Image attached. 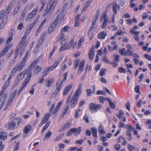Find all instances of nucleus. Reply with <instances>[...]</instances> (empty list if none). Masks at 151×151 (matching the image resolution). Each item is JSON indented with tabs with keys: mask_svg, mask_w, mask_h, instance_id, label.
Wrapping results in <instances>:
<instances>
[{
	"mask_svg": "<svg viewBox=\"0 0 151 151\" xmlns=\"http://www.w3.org/2000/svg\"><path fill=\"white\" fill-rule=\"evenodd\" d=\"M57 3V0H50L49 3L47 4V7L43 14V16H45L47 14V18L49 19L51 16V13L53 11Z\"/></svg>",
	"mask_w": 151,
	"mask_h": 151,
	"instance_id": "f257e3e1",
	"label": "nucleus"
},
{
	"mask_svg": "<svg viewBox=\"0 0 151 151\" xmlns=\"http://www.w3.org/2000/svg\"><path fill=\"white\" fill-rule=\"evenodd\" d=\"M23 122V119L19 117H17L6 124L5 127L8 129L14 130L18 128L20 123L22 124Z\"/></svg>",
	"mask_w": 151,
	"mask_h": 151,
	"instance_id": "f03ea898",
	"label": "nucleus"
},
{
	"mask_svg": "<svg viewBox=\"0 0 151 151\" xmlns=\"http://www.w3.org/2000/svg\"><path fill=\"white\" fill-rule=\"evenodd\" d=\"M13 4L11 3L9 4L6 10L5 11H2L0 12H2L1 15L2 17V21L1 23L0 28L2 29L5 25L7 21V17L8 14L12 8Z\"/></svg>",
	"mask_w": 151,
	"mask_h": 151,
	"instance_id": "7ed1b4c3",
	"label": "nucleus"
},
{
	"mask_svg": "<svg viewBox=\"0 0 151 151\" xmlns=\"http://www.w3.org/2000/svg\"><path fill=\"white\" fill-rule=\"evenodd\" d=\"M68 39H65L62 40L61 42V47L59 50L60 51H62L65 50L70 49L72 46L74 42V39L71 40L70 42L68 44Z\"/></svg>",
	"mask_w": 151,
	"mask_h": 151,
	"instance_id": "20e7f679",
	"label": "nucleus"
},
{
	"mask_svg": "<svg viewBox=\"0 0 151 151\" xmlns=\"http://www.w3.org/2000/svg\"><path fill=\"white\" fill-rule=\"evenodd\" d=\"M81 131V127H79L77 129L75 128L70 129L67 132L66 135L67 136H71L73 133H74V135H79Z\"/></svg>",
	"mask_w": 151,
	"mask_h": 151,
	"instance_id": "39448f33",
	"label": "nucleus"
},
{
	"mask_svg": "<svg viewBox=\"0 0 151 151\" xmlns=\"http://www.w3.org/2000/svg\"><path fill=\"white\" fill-rule=\"evenodd\" d=\"M89 110L92 113L97 111L101 108V105L99 104L96 105L94 103H90L89 106Z\"/></svg>",
	"mask_w": 151,
	"mask_h": 151,
	"instance_id": "423d86ee",
	"label": "nucleus"
},
{
	"mask_svg": "<svg viewBox=\"0 0 151 151\" xmlns=\"http://www.w3.org/2000/svg\"><path fill=\"white\" fill-rule=\"evenodd\" d=\"M104 19L101 28L103 29L105 28L107 24L108 21V16L106 14H103L100 18V20L101 21Z\"/></svg>",
	"mask_w": 151,
	"mask_h": 151,
	"instance_id": "0eeeda50",
	"label": "nucleus"
},
{
	"mask_svg": "<svg viewBox=\"0 0 151 151\" xmlns=\"http://www.w3.org/2000/svg\"><path fill=\"white\" fill-rule=\"evenodd\" d=\"M26 39V37H23L17 46V48H18V49H20V50L24 49L26 45V44H25Z\"/></svg>",
	"mask_w": 151,
	"mask_h": 151,
	"instance_id": "6e6552de",
	"label": "nucleus"
},
{
	"mask_svg": "<svg viewBox=\"0 0 151 151\" xmlns=\"http://www.w3.org/2000/svg\"><path fill=\"white\" fill-rule=\"evenodd\" d=\"M64 20V18L63 13L60 12V14H58L54 22L57 24L58 22L59 23L61 24L63 22Z\"/></svg>",
	"mask_w": 151,
	"mask_h": 151,
	"instance_id": "1a4fd4ad",
	"label": "nucleus"
},
{
	"mask_svg": "<svg viewBox=\"0 0 151 151\" xmlns=\"http://www.w3.org/2000/svg\"><path fill=\"white\" fill-rule=\"evenodd\" d=\"M38 8L37 7L35 8L32 11L29 13L26 19V20L27 21H29L32 18L34 17L35 15V14L37 11Z\"/></svg>",
	"mask_w": 151,
	"mask_h": 151,
	"instance_id": "9d476101",
	"label": "nucleus"
},
{
	"mask_svg": "<svg viewBox=\"0 0 151 151\" xmlns=\"http://www.w3.org/2000/svg\"><path fill=\"white\" fill-rule=\"evenodd\" d=\"M60 81H58L57 83L56 88L51 96V97H55L60 90L62 84L59 83Z\"/></svg>",
	"mask_w": 151,
	"mask_h": 151,
	"instance_id": "9b49d317",
	"label": "nucleus"
},
{
	"mask_svg": "<svg viewBox=\"0 0 151 151\" xmlns=\"http://www.w3.org/2000/svg\"><path fill=\"white\" fill-rule=\"evenodd\" d=\"M17 93V90H14L10 96L8 101V105H10L11 103L13 101L14 99L15 96Z\"/></svg>",
	"mask_w": 151,
	"mask_h": 151,
	"instance_id": "f8f14e48",
	"label": "nucleus"
},
{
	"mask_svg": "<svg viewBox=\"0 0 151 151\" xmlns=\"http://www.w3.org/2000/svg\"><path fill=\"white\" fill-rule=\"evenodd\" d=\"M57 24L54 21L50 25L49 27L48 28L47 32V33L48 34L51 33L54 30Z\"/></svg>",
	"mask_w": 151,
	"mask_h": 151,
	"instance_id": "ddd939ff",
	"label": "nucleus"
},
{
	"mask_svg": "<svg viewBox=\"0 0 151 151\" xmlns=\"http://www.w3.org/2000/svg\"><path fill=\"white\" fill-rule=\"evenodd\" d=\"M112 6L113 13L114 14H117V9L118 10L120 9V5L115 2H114L112 3Z\"/></svg>",
	"mask_w": 151,
	"mask_h": 151,
	"instance_id": "4468645a",
	"label": "nucleus"
},
{
	"mask_svg": "<svg viewBox=\"0 0 151 151\" xmlns=\"http://www.w3.org/2000/svg\"><path fill=\"white\" fill-rule=\"evenodd\" d=\"M85 62V60H84L81 61L79 65V68L77 72L78 74H79L82 72L84 66Z\"/></svg>",
	"mask_w": 151,
	"mask_h": 151,
	"instance_id": "2eb2a0df",
	"label": "nucleus"
},
{
	"mask_svg": "<svg viewBox=\"0 0 151 151\" xmlns=\"http://www.w3.org/2000/svg\"><path fill=\"white\" fill-rule=\"evenodd\" d=\"M95 55V50L93 47H92L89 52L88 57L91 60H92L94 58Z\"/></svg>",
	"mask_w": 151,
	"mask_h": 151,
	"instance_id": "dca6fc26",
	"label": "nucleus"
},
{
	"mask_svg": "<svg viewBox=\"0 0 151 151\" xmlns=\"http://www.w3.org/2000/svg\"><path fill=\"white\" fill-rule=\"evenodd\" d=\"M26 60H24V58H23L20 64L19 65H17L16 66L19 69V71L22 70L23 67L24 66L26 63Z\"/></svg>",
	"mask_w": 151,
	"mask_h": 151,
	"instance_id": "f3484780",
	"label": "nucleus"
},
{
	"mask_svg": "<svg viewBox=\"0 0 151 151\" xmlns=\"http://www.w3.org/2000/svg\"><path fill=\"white\" fill-rule=\"evenodd\" d=\"M70 100H69L70 103V106L72 107H75L77 104L78 101V98H76L75 96H73L72 99L70 101Z\"/></svg>",
	"mask_w": 151,
	"mask_h": 151,
	"instance_id": "a211bd4d",
	"label": "nucleus"
},
{
	"mask_svg": "<svg viewBox=\"0 0 151 151\" xmlns=\"http://www.w3.org/2000/svg\"><path fill=\"white\" fill-rule=\"evenodd\" d=\"M31 75L32 74H30L28 76L21 85L22 86L25 87L27 86L30 79Z\"/></svg>",
	"mask_w": 151,
	"mask_h": 151,
	"instance_id": "6ab92c4d",
	"label": "nucleus"
},
{
	"mask_svg": "<svg viewBox=\"0 0 151 151\" xmlns=\"http://www.w3.org/2000/svg\"><path fill=\"white\" fill-rule=\"evenodd\" d=\"M50 116V114H46L42 118L41 122V124L42 125V124L45 123L48 120Z\"/></svg>",
	"mask_w": 151,
	"mask_h": 151,
	"instance_id": "aec40b11",
	"label": "nucleus"
},
{
	"mask_svg": "<svg viewBox=\"0 0 151 151\" xmlns=\"http://www.w3.org/2000/svg\"><path fill=\"white\" fill-rule=\"evenodd\" d=\"M73 84H69L66 86L63 92V95L64 96L66 95L69 90L71 88Z\"/></svg>",
	"mask_w": 151,
	"mask_h": 151,
	"instance_id": "412c9836",
	"label": "nucleus"
},
{
	"mask_svg": "<svg viewBox=\"0 0 151 151\" xmlns=\"http://www.w3.org/2000/svg\"><path fill=\"white\" fill-rule=\"evenodd\" d=\"M54 80L53 78H47L45 82L46 86L48 87H50L53 83Z\"/></svg>",
	"mask_w": 151,
	"mask_h": 151,
	"instance_id": "4be33fe9",
	"label": "nucleus"
},
{
	"mask_svg": "<svg viewBox=\"0 0 151 151\" xmlns=\"http://www.w3.org/2000/svg\"><path fill=\"white\" fill-rule=\"evenodd\" d=\"M70 97L71 96H70L68 97L67 99V100L66 102V104H67V107L65 109L63 113V115H61L60 116V117H61L62 118L64 116L66 112L68 110L69 107V105H68V104L70 103V101H69V100H70Z\"/></svg>",
	"mask_w": 151,
	"mask_h": 151,
	"instance_id": "5701e85b",
	"label": "nucleus"
},
{
	"mask_svg": "<svg viewBox=\"0 0 151 151\" xmlns=\"http://www.w3.org/2000/svg\"><path fill=\"white\" fill-rule=\"evenodd\" d=\"M91 131L93 137L96 139L98 137L97 129L95 127H92L91 128Z\"/></svg>",
	"mask_w": 151,
	"mask_h": 151,
	"instance_id": "b1692460",
	"label": "nucleus"
},
{
	"mask_svg": "<svg viewBox=\"0 0 151 151\" xmlns=\"http://www.w3.org/2000/svg\"><path fill=\"white\" fill-rule=\"evenodd\" d=\"M32 126L30 125H28L25 127L24 129L23 132L25 134H27L31 129Z\"/></svg>",
	"mask_w": 151,
	"mask_h": 151,
	"instance_id": "393cba45",
	"label": "nucleus"
},
{
	"mask_svg": "<svg viewBox=\"0 0 151 151\" xmlns=\"http://www.w3.org/2000/svg\"><path fill=\"white\" fill-rule=\"evenodd\" d=\"M45 34L44 33L41 36L40 38L38 43L37 44V45L40 46L42 44V43L43 42V40L45 38Z\"/></svg>",
	"mask_w": 151,
	"mask_h": 151,
	"instance_id": "a878e982",
	"label": "nucleus"
},
{
	"mask_svg": "<svg viewBox=\"0 0 151 151\" xmlns=\"http://www.w3.org/2000/svg\"><path fill=\"white\" fill-rule=\"evenodd\" d=\"M106 32H102L100 33L98 35V37L101 39H104L106 35Z\"/></svg>",
	"mask_w": 151,
	"mask_h": 151,
	"instance_id": "bb28decb",
	"label": "nucleus"
},
{
	"mask_svg": "<svg viewBox=\"0 0 151 151\" xmlns=\"http://www.w3.org/2000/svg\"><path fill=\"white\" fill-rule=\"evenodd\" d=\"M7 134L4 132H2L0 134V138L1 140H5L7 138Z\"/></svg>",
	"mask_w": 151,
	"mask_h": 151,
	"instance_id": "cd10ccee",
	"label": "nucleus"
},
{
	"mask_svg": "<svg viewBox=\"0 0 151 151\" xmlns=\"http://www.w3.org/2000/svg\"><path fill=\"white\" fill-rule=\"evenodd\" d=\"M59 63V62L58 61H56L52 66L47 68H48L50 71L56 68Z\"/></svg>",
	"mask_w": 151,
	"mask_h": 151,
	"instance_id": "c85d7f7f",
	"label": "nucleus"
},
{
	"mask_svg": "<svg viewBox=\"0 0 151 151\" xmlns=\"http://www.w3.org/2000/svg\"><path fill=\"white\" fill-rule=\"evenodd\" d=\"M138 28V27L136 26H134L133 29H131V31L129 32L131 34H139V32H135L134 29H137Z\"/></svg>",
	"mask_w": 151,
	"mask_h": 151,
	"instance_id": "c756f323",
	"label": "nucleus"
},
{
	"mask_svg": "<svg viewBox=\"0 0 151 151\" xmlns=\"http://www.w3.org/2000/svg\"><path fill=\"white\" fill-rule=\"evenodd\" d=\"M41 70V68L39 66H37L35 68L34 70V74L35 75L38 74Z\"/></svg>",
	"mask_w": 151,
	"mask_h": 151,
	"instance_id": "7c9ffc66",
	"label": "nucleus"
},
{
	"mask_svg": "<svg viewBox=\"0 0 151 151\" xmlns=\"http://www.w3.org/2000/svg\"><path fill=\"white\" fill-rule=\"evenodd\" d=\"M98 131L101 134H104L105 133V132L104 130V128L102 126L101 124L99 127L98 128Z\"/></svg>",
	"mask_w": 151,
	"mask_h": 151,
	"instance_id": "2f4dec72",
	"label": "nucleus"
},
{
	"mask_svg": "<svg viewBox=\"0 0 151 151\" xmlns=\"http://www.w3.org/2000/svg\"><path fill=\"white\" fill-rule=\"evenodd\" d=\"M33 26L30 24L27 28L25 31V34L26 35H28L29 33L30 32L32 29L33 27Z\"/></svg>",
	"mask_w": 151,
	"mask_h": 151,
	"instance_id": "473e14b6",
	"label": "nucleus"
},
{
	"mask_svg": "<svg viewBox=\"0 0 151 151\" xmlns=\"http://www.w3.org/2000/svg\"><path fill=\"white\" fill-rule=\"evenodd\" d=\"M106 70L105 68L101 69L100 71L99 75L100 76H103L105 75L106 74Z\"/></svg>",
	"mask_w": 151,
	"mask_h": 151,
	"instance_id": "72a5a7b5",
	"label": "nucleus"
},
{
	"mask_svg": "<svg viewBox=\"0 0 151 151\" xmlns=\"http://www.w3.org/2000/svg\"><path fill=\"white\" fill-rule=\"evenodd\" d=\"M67 75V72L65 74H64L63 75L64 78L63 80L60 79H59L58 81H60L59 83H61V84H62L66 80V78Z\"/></svg>",
	"mask_w": 151,
	"mask_h": 151,
	"instance_id": "f704fd0d",
	"label": "nucleus"
},
{
	"mask_svg": "<svg viewBox=\"0 0 151 151\" xmlns=\"http://www.w3.org/2000/svg\"><path fill=\"white\" fill-rule=\"evenodd\" d=\"M51 135V132L50 131H49L46 134L44 138V140H45L47 139Z\"/></svg>",
	"mask_w": 151,
	"mask_h": 151,
	"instance_id": "c9c22d12",
	"label": "nucleus"
},
{
	"mask_svg": "<svg viewBox=\"0 0 151 151\" xmlns=\"http://www.w3.org/2000/svg\"><path fill=\"white\" fill-rule=\"evenodd\" d=\"M134 51L132 50H127L126 51L125 56H130L132 55Z\"/></svg>",
	"mask_w": 151,
	"mask_h": 151,
	"instance_id": "e433bc0d",
	"label": "nucleus"
},
{
	"mask_svg": "<svg viewBox=\"0 0 151 151\" xmlns=\"http://www.w3.org/2000/svg\"><path fill=\"white\" fill-rule=\"evenodd\" d=\"M95 24H96V23H95L93 22H92V24H91V26L90 27V28L89 29L88 32V35L89 34L90 32L92 30V29H93V28H94V26L95 25Z\"/></svg>",
	"mask_w": 151,
	"mask_h": 151,
	"instance_id": "4c0bfd02",
	"label": "nucleus"
},
{
	"mask_svg": "<svg viewBox=\"0 0 151 151\" xmlns=\"http://www.w3.org/2000/svg\"><path fill=\"white\" fill-rule=\"evenodd\" d=\"M113 57L114 58L115 61L116 62H119V61L120 56L119 55L115 54L113 55Z\"/></svg>",
	"mask_w": 151,
	"mask_h": 151,
	"instance_id": "58836bf2",
	"label": "nucleus"
},
{
	"mask_svg": "<svg viewBox=\"0 0 151 151\" xmlns=\"http://www.w3.org/2000/svg\"><path fill=\"white\" fill-rule=\"evenodd\" d=\"M17 71H19V69L18 70V68L16 66L12 70L11 74L12 75V76H13L14 75V74L15 73L17 72Z\"/></svg>",
	"mask_w": 151,
	"mask_h": 151,
	"instance_id": "ea45409f",
	"label": "nucleus"
},
{
	"mask_svg": "<svg viewBox=\"0 0 151 151\" xmlns=\"http://www.w3.org/2000/svg\"><path fill=\"white\" fill-rule=\"evenodd\" d=\"M24 72H22L19 74L17 78H18L19 80H21L24 77Z\"/></svg>",
	"mask_w": 151,
	"mask_h": 151,
	"instance_id": "a19ab883",
	"label": "nucleus"
},
{
	"mask_svg": "<svg viewBox=\"0 0 151 151\" xmlns=\"http://www.w3.org/2000/svg\"><path fill=\"white\" fill-rule=\"evenodd\" d=\"M71 125V123L67 122L64 125L63 129H66L70 127Z\"/></svg>",
	"mask_w": 151,
	"mask_h": 151,
	"instance_id": "79ce46f5",
	"label": "nucleus"
},
{
	"mask_svg": "<svg viewBox=\"0 0 151 151\" xmlns=\"http://www.w3.org/2000/svg\"><path fill=\"white\" fill-rule=\"evenodd\" d=\"M119 53L122 55H124L125 54V49L124 48H123L119 50Z\"/></svg>",
	"mask_w": 151,
	"mask_h": 151,
	"instance_id": "37998d69",
	"label": "nucleus"
},
{
	"mask_svg": "<svg viewBox=\"0 0 151 151\" xmlns=\"http://www.w3.org/2000/svg\"><path fill=\"white\" fill-rule=\"evenodd\" d=\"M70 27L68 26H65L61 29V31L63 32H67L69 29Z\"/></svg>",
	"mask_w": 151,
	"mask_h": 151,
	"instance_id": "c03bdc74",
	"label": "nucleus"
},
{
	"mask_svg": "<svg viewBox=\"0 0 151 151\" xmlns=\"http://www.w3.org/2000/svg\"><path fill=\"white\" fill-rule=\"evenodd\" d=\"M81 91V90L80 88H79L76 92L74 96H75L76 98H78V96L80 95L79 93Z\"/></svg>",
	"mask_w": 151,
	"mask_h": 151,
	"instance_id": "a18cd8bd",
	"label": "nucleus"
},
{
	"mask_svg": "<svg viewBox=\"0 0 151 151\" xmlns=\"http://www.w3.org/2000/svg\"><path fill=\"white\" fill-rule=\"evenodd\" d=\"M64 135V133L58 136H57L55 139V141H57L61 138Z\"/></svg>",
	"mask_w": 151,
	"mask_h": 151,
	"instance_id": "49530a36",
	"label": "nucleus"
},
{
	"mask_svg": "<svg viewBox=\"0 0 151 151\" xmlns=\"http://www.w3.org/2000/svg\"><path fill=\"white\" fill-rule=\"evenodd\" d=\"M119 72L120 73H125L126 72V70L123 67L119 68H118Z\"/></svg>",
	"mask_w": 151,
	"mask_h": 151,
	"instance_id": "de8ad7c7",
	"label": "nucleus"
},
{
	"mask_svg": "<svg viewBox=\"0 0 151 151\" xmlns=\"http://www.w3.org/2000/svg\"><path fill=\"white\" fill-rule=\"evenodd\" d=\"M50 71L49 70L48 68H47L45 69L42 75L43 76H46L49 73V72Z\"/></svg>",
	"mask_w": 151,
	"mask_h": 151,
	"instance_id": "09e8293b",
	"label": "nucleus"
},
{
	"mask_svg": "<svg viewBox=\"0 0 151 151\" xmlns=\"http://www.w3.org/2000/svg\"><path fill=\"white\" fill-rule=\"evenodd\" d=\"M39 18L40 17L38 16L35 19V20L34 21L33 23L32 24H31V25L33 26V27H34L35 25L37 24V23L38 22Z\"/></svg>",
	"mask_w": 151,
	"mask_h": 151,
	"instance_id": "8fccbe9b",
	"label": "nucleus"
},
{
	"mask_svg": "<svg viewBox=\"0 0 151 151\" xmlns=\"http://www.w3.org/2000/svg\"><path fill=\"white\" fill-rule=\"evenodd\" d=\"M127 148L129 151H133L135 149L134 147H133L130 144H128L127 145Z\"/></svg>",
	"mask_w": 151,
	"mask_h": 151,
	"instance_id": "3c124183",
	"label": "nucleus"
},
{
	"mask_svg": "<svg viewBox=\"0 0 151 151\" xmlns=\"http://www.w3.org/2000/svg\"><path fill=\"white\" fill-rule=\"evenodd\" d=\"M79 61L78 60H75L74 64V69H76L78 67L79 64Z\"/></svg>",
	"mask_w": 151,
	"mask_h": 151,
	"instance_id": "603ef678",
	"label": "nucleus"
},
{
	"mask_svg": "<svg viewBox=\"0 0 151 151\" xmlns=\"http://www.w3.org/2000/svg\"><path fill=\"white\" fill-rule=\"evenodd\" d=\"M87 95L88 96H91V94L92 93L91 89H87L86 90Z\"/></svg>",
	"mask_w": 151,
	"mask_h": 151,
	"instance_id": "864d4df0",
	"label": "nucleus"
},
{
	"mask_svg": "<svg viewBox=\"0 0 151 151\" xmlns=\"http://www.w3.org/2000/svg\"><path fill=\"white\" fill-rule=\"evenodd\" d=\"M35 84H34L33 86H32L31 87V89L29 91V93L32 95L34 94V86H35Z\"/></svg>",
	"mask_w": 151,
	"mask_h": 151,
	"instance_id": "5fc2aeb1",
	"label": "nucleus"
},
{
	"mask_svg": "<svg viewBox=\"0 0 151 151\" xmlns=\"http://www.w3.org/2000/svg\"><path fill=\"white\" fill-rule=\"evenodd\" d=\"M8 51V49H7L6 47L4 48L2 51L1 52V53L2 55H4Z\"/></svg>",
	"mask_w": 151,
	"mask_h": 151,
	"instance_id": "6e6d98bb",
	"label": "nucleus"
},
{
	"mask_svg": "<svg viewBox=\"0 0 151 151\" xmlns=\"http://www.w3.org/2000/svg\"><path fill=\"white\" fill-rule=\"evenodd\" d=\"M26 14V12H25L24 11L23 12L21 15L20 20H21V21H22L24 19V17L25 16Z\"/></svg>",
	"mask_w": 151,
	"mask_h": 151,
	"instance_id": "4d7b16f0",
	"label": "nucleus"
},
{
	"mask_svg": "<svg viewBox=\"0 0 151 151\" xmlns=\"http://www.w3.org/2000/svg\"><path fill=\"white\" fill-rule=\"evenodd\" d=\"M23 23H20L18 25L17 27V29L18 30H21L22 28H24Z\"/></svg>",
	"mask_w": 151,
	"mask_h": 151,
	"instance_id": "13d9d810",
	"label": "nucleus"
},
{
	"mask_svg": "<svg viewBox=\"0 0 151 151\" xmlns=\"http://www.w3.org/2000/svg\"><path fill=\"white\" fill-rule=\"evenodd\" d=\"M102 60L104 62H106V63H109L108 59L106 56H104L102 58Z\"/></svg>",
	"mask_w": 151,
	"mask_h": 151,
	"instance_id": "bf43d9fd",
	"label": "nucleus"
},
{
	"mask_svg": "<svg viewBox=\"0 0 151 151\" xmlns=\"http://www.w3.org/2000/svg\"><path fill=\"white\" fill-rule=\"evenodd\" d=\"M16 32L15 31L13 30H11L9 32L10 37H12L15 34Z\"/></svg>",
	"mask_w": 151,
	"mask_h": 151,
	"instance_id": "052dcab7",
	"label": "nucleus"
},
{
	"mask_svg": "<svg viewBox=\"0 0 151 151\" xmlns=\"http://www.w3.org/2000/svg\"><path fill=\"white\" fill-rule=\"evenodd\" d=\"M118 1L122 6H124L125 3V0H118Z\"/></svg>",
	"mask_w": 151,
	"mask_h": 151,
	"instance_id": "680f3d73",
	"label": "nucleus"
},
{
	"mask_svg": "<svg viewBox=\"0 0 151 151\" xmlns=\"http://www.w3.org/2000/svg\"><path fill=\"white\" fill-rule=\"evenodd\" d=\"M109 106L112 109L115 108V105L112 101L109 103Z\"/></svg>",
	"mask_w": 151,
	"mask_h": 151,
	"instance_id": "e2e57ef3",
	"label": "nucleus"
},
{
	"mask_svg": "<svg viewBox=\"0 0 151 151\" xmlns=\"http://www.w3.org/2000/svg\"><path fill=\"white\" fill-rule=\"evenodd\" d=\"M139 86H135V91L136 93H140V92L139 91Z\"/></svg>",
	"mask_w": 151,
	"mask_h": 151,
	"instance_id": "0e129e2a",
	"label": "nucleus"
},
{
	"mask_svg": "<svg viewBox=\"0 0 151 151\" xmlns=\"http://www.w3.org/2000/svg\"><path fill=\"white\" fill-rule=\"evenodd\" d=\"M38 61V60L35 59V60L33 61V62L31 63V64L30 65H31L33 66L34 67H35Z\"/></svg>",
	"mask_w": 151,
	"mask_h": 151,
	"instance_id": "69168bd1",
	"label": "nucleus"
},
{
	"mask_svg": "<svg viewBox=\"0 0 151 151\" xmlns=\"http://www.w3.org/2000/svg\"><path fill=\"white\" fill-rule=\"evenodd\" d=\"M114 147L116 150H119L120 148V145L119 144H117L114 145Z\"/></svg>",
	"mask_w": 151,
	"mask_h": 151,
	"instance_id": "338daca9",
	"label": "nucleus"
},
{
	"mask_svg": "<svg viewBox=\"0 0 151 151\" xmlns=\"http://www.w3.org/2000/svg\"><path fill=\"white\" fill-rule=\"evenodd\" d=\"M110 63L111 65H112L113 66L114 68H116L118 65V64L116 63L115 61H113Z\"/></svg>",
	"mask_w": 151,
	"mask_h": 151,
	"instance_id": "774afa93",
	"label": "nucleus"
}]
</instances>
